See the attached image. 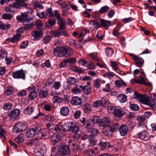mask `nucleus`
Here are the masks:
<instances>
[{
	"label": "nucleus",
	"mask_w": 156,
	"mask_h": 156,
	"mask_svg": "<svg viewBox=\"0 0 156 156\" xmlns=\"http://www.w3.org/2000/svg\"><path fill=\"white\" fill-rule=\"evenodd\" d=\"M21 37V35L20 34H16L13 36L11 38H8L7 40L9 42L14 43L18 42Z\"/></svg>",
	"instance_id": "nucleus-18"
},
{
	"label": "nucleus",
	"mask_w": 156,
	"mask_h": 156,
	"mask_svg": "<svg viewBox=\"0 0 156 156\" xmlns=\"http://www.w3.org/2000/svg\"><path fill=\"white\" fill-rule=\"evenodd\" d=\"M8 52L5 50L2 49H0V60H2L4 59L8 55Z\"/></svg>",
	"instance_id": "nucleus-49"
},
{
	"label": "nucleus",
	"mask_w": 156,
	"mask_h": 156,
	"mask_svg": "<svg viewBox=\"0 0 156 156\" xmlns=\"http://www.w3.org/2000/svg\"><path fill=\"white\" fill-rule=\"evenodd\" d=\"M10 27V25L9 24H5L3 22L0 21V29L7 30Z\"/></svg>",
	"instance_id": "nucleus-44"
},
{
	"label": "nucleus",
	"mask_w": 156,
	"mask_h": 156,
	"mask_svg": "<svg viewBox=\"0 0 156 156\" xmlns=\"http://www.w3.org/2000/svg\"><path fill=\"white\" fill-rule=\"evenodd\" d=\"M66 98L60 97L58 96H55L52 98L53 103H61L63 101H66Z\"/></svg>",
	"instance_id": "nucleus-32"
},
{
	"label": "nucleus",
	"mask_w": 156,
	"mask_h": 156,
	"mask_svg": "<svg viewBox=\"0 0 156 156\" xmlns=\"http://www.w3.org/2000/svg\"><path fill=\"white\" fill-rule=\"evenodd\" d=\"M59 27L58 29L62 30H64L66 28V21L63 18H61L59 20L58 22Z\"/></svg>",
	"instance_id": "nucleus-26"
},
{
	"label": "nucleus",
	"mask_w": 156,
	"mask_h": 156,
	"mask_svg": "<svg viewBox=\"0 0 156 156\" xmlns=\"http://www.w3.org/2000/svg\"><path fill=\"white\" fill-rule=\"evenodd\" d=\"M27 94V91L24 90H20L17 93V95L20 97H24L26 96Z\"/></svg>",
	"instance_id": "nucleus-63"
},
{
	"label": "nucleus",
	"mask_w": 156,
	"mask_h": 156,
	"mask_svg": "<svg viewBox=\"0 0 156 156\" xmlns=\"http://www.w3.org/2000/svg\"><path fill=\"white\" fill-rule=\"evenodd\" d=\"M108 108L111 111H113V113L115 117V119L116 120H120L122 117L126 113L124 109L120 107H115L112 106H109Z\"/></svg>",
	"instance_id": "nucleus-3"
},
{
	"label": "nucleus",
	"mask_w": 156,
	"mask_h": 156,
	"mask_svg": "<svg viewBox=\"0 0 156 156\" xmlns=\"http://www.w3.org/2000/svg\"><path fill=\"white\" fill-rule=\"evenodd\" d=\"M15 9L11 5L6 7L5 9V12H15Z\"/></svg>",
	"instance_id": "nucleus-64"
},
{
	"label": "nucleus",
	"mask_w": 156,
	"mask_h": 156,
	"mask_svg": "<svg viewBox=\"0 0 156 156\" xmlns=\"http://www.w3.org/2000/svg\"><path fill=\"white\" fill-rule=\"evenodd\" d=\"M24 134L21 133L15 138V141L18 144L23 143L24 140Z\"/></svg>",
	"instance_id": "nucleus-31"
},
{
	"label": "nucleus",
	"mask_w": 156,
	"mask_h": 156,
	"mask_svg": "<svg viewBox=\"0 0 156 156\" xmlns=\"http://www.w3.org/2000/svg\"><path fill=\"white\" fill-rule=\"evenodd\" d=\"M12 107V103L9 102H7L5 103L3 106V108L6 110H9Z\"/></svg>",
	"instance_id": "nucleus-59"
},
{
	"label": "nucleus",
	"mask_w": 156,
	"mask_h": 156,
	"mask_svg": "<svg viewBox=\"0 0 156 156\" xmlns=\"http://www.w3.org/2000/svg\"><path fill=\"white\" fill-rule=\"evenodd\" d=\"M138 137L140 139L144 141H147L149 139L148 133L145 130L140 132L138 134Z\"/></svg>",
	"instance_id": "nucleus-10"
},
{
	"label": "nucleus",
	"mask_w": 156,
	"mask_h": 156,
	"mask_svg": "<svg viewBox=\"0 0 156 156\" xmlns=\"http://www.w3.org/2000/svg\"><path fill=\"white\" fill-rule=\"evenodd\" d=\"M47 128L50 130H54L57 133L61 131L62 129L59 127H56L55 125L51 124L50 123H47L46 125Z\"/></svg>",
	"instance_id": "nucleus-16"
},
{
	"label": "nucleus",
	"mask_w": 156,
	"mask_h": 156,
	"mask_svg": "<svg viewBox=\"0 0 156 156\" xmlns=\"http://www.w3.org/2000/svg\"><path fill=\"white\" fill-rule=\"evenodd\" d=\"M58 133L57 134L53 135L51 138V142L53 145L58 143L61 137L64 135V134L62 132V130H61V131Z\"/></svg>",
	"instance_id": "nucleus-6"
},
{
	"label": "nucleus",
	"mask_w": 156,
	"mask_h": 156,
	"mask_svg": "<svg viewBox=\"0 0 156 156\" xmlns=\"http://www.w3.org/2000/svg\"><path fill=\"white\" fill-rule=\"evenodd\" d=\"M102 132L105 136H107L109 137L112 135L113 132L110 126H104Z\"/></svg>",
	"instance_id": "nucleus-13"
},
{
	"label": "nucleus",
	"mask_w": 156,
	"mask_h": 156,
	"mask_svg": "<svg viewBox=\"0 0 156 156\" xmlns=\"http://www.w3.org/2000/svg\"><path fill=\"white\" fill-rule=\"evenodd\" d=\"M61 30H53L51 32V34L53 36L55 37H58L62 35Z\"/></svg>",
	"instance_id": "nucleus-42"
},
{
	"label": "nucleus",
	"mask_w": 156,
	"mask_h": 156,
	"mask_svg": "<svg viewBox=\"0 0 156 156\" xmlns=\"http://www.w3.org/2000/svg\"><path fill=\"white\" fill-rule=\"evenodd\" d=\"M102 82V80L100 78L97 79L94 81V86L96 88H98L101 86Z\"/></svg>",
	"instance_id": "nucleus-51"
},
{
	"label": "nucleus",
	"mask_w": 156,
	"mask_h": 156,
	"mask_svg": "<svg viewBox=\"0 0 156 156\" xmlns=\"http://www.w3.org/2000/svg\"><path fill=\"white\" fill-rule=\"evenodd\" d=\"M64 127L65 129L71 132L74 134L73 137L75 139L78 140L82 136V133L80 130V127L73 122L65 123Z\"/></svg>",
	"instance_id": "nucleus-1"
},
{
	"label": "nucleus",
	"mask_w": 156,
	"mask_h": 156,
	"mask_svg": "<svg viewBox=\"0 0 156 156\" xmlns=\"http://www.w3.org/2000/svg\"><path fill=\"white\" fill-rule=\"evenodd\" d=\"M100 27H102L105 29H107L112 24L111 21L101 19L99 20Z\"/></svg>",
	"instance_id": "nucleus-12"
},
{
	"label": "nucleus",
	"mask_w": 156,
	"mask_h": 156,
	"mask_svg": "<svg viewBox=\"0 0 156 156\" xmlns=\"http://www.w3.org/2000/svg\"><path fill=\"white\" fill-rule=\"evenodd\" d=\"M133 58L134 60L136 66L142 67L144 66V60L142 58L134 55Z\"/></svg>",
	"instance_id": "nucleus-9"
},
{
	"label": "nucleus",
	"mask_w": 156,
	"mask_h": 156,
	"mask_svg": "<svg viewBox=\"0 0 156 156\" xmlns=\"http://www.w3.org/2000/svg\"><path fill=\"white\" fill-rule=\"evenodd\" d=\"M61 82L59 81L54 82L52 86V87L55 90H58L61 87Z\"/></svg>",
	"instance_id": "nucleus-53"
},
{
	"label": "nucleus",
	"mask_w": 156,
	"mask_h": 156,
	"mask_svg": "<svg viewBox=\"0 0 156 156\" xmlns=\"http://www.w3.org/2000/svg\"><path fill=\"white\" fill-rule=\"evenodd\" d=\"M89 24L90 26V29L92 31L94 30L98 27H100V24L97 21L95 20H90Z\"/></svg>",
	"instance_id": "nucleus-20"
},
{
	"label": "nucleus",
	"mask_w": 156,
	"mask_h": 156,
	"mask_svg": "<svg viewBox=\"0 0 156 156\" xmlns=\"http://www.w3.org/2000/svg\"><path fill=\"white\" fill-rule=\"evenodd\" d=\"M60 113L63 116H66L69 113V110L66 106H63L60 108Z\"/></svg>",
	"instance_id": "nucleus-28"
},
{
	"label": "nucleus",
	"mask_w": 156,
	"mask_h": 156,
	"mask_svg": "<svg viewBox=\"0 0 156 156\" xmlns=\"http://www.w3.org/2000/svg\"><path fill=\"white\" fill-rule=\"evenodd\" d=\"M26 133L27 136L30 138L36 135L33 128L29 129L27 131Z\"/></svg>",
	"instance_id": "nucleus-41"
},
{
	"label": "nucleus",
	"mask_w": 156,
	"mask_h": 156,
	"mask_svg": "<svg viewBox=\"0 0 156 156\" xmlns=\"http://www.w3.org/2000/svg\"><path fill=\"white\" fill-rule=\"evenodd\" d=\"M37 94L36 91H31L28 95V99L30 101H33L37 98Z\"/></svg>",
	"instance_id": "nucleus-37"
},
{
	"label": "nucleus",
	"mask_w": 156,
	"mask_h": 156,
	"mask_svg": "<svg viewBox=\"0 0 156 156\" xmlns=\"http://www.w3.org/2000/svg\"><path fill=\"white\" fill-rule=\"evenodd\" d=\"M129 107L131 110L134 111H137L139 109L138 105L134 103H130Z\"/></svg>",
	"instance_id": "nucleus-47"
},
{
	"label": "nucleus",
	"mask_w": 156,
	"mask_h": 156,
	"mask_svg": "<svg viewBox=\"0 0 156 156\" xmlns=\"http://www.w3.org/2000/svg\"><path fill=\"white\" fill-rule=\"evenodd\" d=\"M38 137L44 139H47L49 137V132L46 129H44L41 130V133L38 135Z\"/></svg>",
	"instance_id": "nucleus-23"
},
{
	"label": "nucleus",
	"mask_w": 156,
	"mask_h": 156,
	"mask_svg": "<svg viewBox=\"0 0 156 156\" xmlns=\"http://www.w3.org/2000/svg\"><path fill=\"white\" fill-rule=\"evenodd\" d=\"M12 75L14 79H21L23 80H25L26 79L25 73L22 69L14 72L12 73Z\"/></svg>",
	"instance_id": "nucleus-5"
},
{
	"label": "nucleus",
	"mask_w": 156,
	"mask_h": 156,
	"mask_svg": "<svg viewBox=\"0 0 156 156\" xmlns=\"http://www.w3.org/2000/svg\"><path fill=\"white\" fill-rule=\"evenodd\" d=\"M105 51L106 55L108 57H111L114 52L112 48L109 47L106 48Z\"/></svg>",
	"instance_id": "nucleus-40"
},
{
	"label": "nucleus",
	"mask_w": 156,
	"mask_h": 156,
	"mask_svg": "<svg viewBox=\"0 0 156 156\" xmlns=\"http://www.w3.org/2000/svg\"><path fill=\"white\" fill-rule=\"evenodd\" d=\"M110 8L109 7L105 6L102 7L99 11V12L101 14L104 13L109 10Z\"/></svg>",
	"instance_id": "nucleus-60"
},
{
	"label": "nucleus",
	"mask_w": 156,
	"mask_h": 156,
	"mask_svg": "<svg viewBox=\"0 0 156 156\" xmlns=\"http://www.w3.org/2000/svg\"><path fill=\"white\" fill-rule=\"evenodd\" d=\"M33 128L35 133V135H37L38 137V135L41 131L40 127L39 126H36Z\"/></svg>",
	"instance_id": "nucleus-56"
},
{
	"label": "nucleus",
	"mask_w": 156,
	"mask_h": 156,
	"mask_svg": "<svg viewBox=\"0 0 156 156\" xmlns=\"http://www.w3.org/2000/svg\"><path fill=\"white\" fill-rule=\"evenodd\" d=\"M20 113V110L18 109H15L12 110L9 114L10 119H15L18 117Z\"/></svg>",
	"instance_id": "nucleus-8"
},
{
	"label": "nucleus",
	"mask_w": 156,
	"mask_h": 156,
	"mask_svg": "<svg viewBox=\"0 0 156 156\" xmlns=\"http://www.w3.org/2000/svg\"><path fill=\"white\" fill-rule=\"evenodd\" d=\"M46 15L49 16L50 17H53L54 16V13H53L52 9L51 8H48L46 11Z\"/></svg>",
	"instance_id": "nucleus-57"
},
{
	"label": "nucleus",
	"mask_w": 156,
	"mask_h": 156,
	"mask_svg": "<svg viewBox=\"0 0 156 156\" xmlns=\"http://www.w3.org/2000/svg\"><path fill=\"white\" fill-rule=\"evenodd\" d=\"M120 133L122 136H125L127 133L128 128L126 125H122L119 128Z\"/></svg>",
	"instance_id": "nucleus-22"
},
{
	"label": "nucleus",
	"mask_w": 156,
	"mask_h": 156,
	"mask_svg": "<svg viewBox=\"0 0 156 156\" xmlns=\"http://www.w3.org/2000/svg\"><path fill=\"white\" fill-rule=\"evenodd\" d=\"M34 108L33 106L30 105L26 108L24 110V113L27 115L32 114L34 112Z\"/></svg>",
	"instance_id": "nucleus-21"
},
{
	"label": "nucleus",
	"mask_w": 156,
	"mask_h": 156,
	"mask_svg": "<svg viewBox=\"0 0 156 156\" xmlns=\"http://www.w3.org/2000/svg\"><path fill=\"white\" fill-rule=\"evenodd\" d=\"M77 81V79L73 77H71L68 79L67 82L70 85H72L75 84Z\"/></svg>",
	"instance_id": "nucleus-48"
},
{
	"label": "nucleus",
	"mask_w": 156,
	"mask_h": 156,
	"mask_svg": "<svg viewBox=\"0 0 156 156\" xmlns=\"http://www.w3.org/2000/svg\"><path fill=\"white\" fill-rule=\"evenodd\" d=\"M118 98L119 101L121 103H124L127 101L126 96L123 94H120L119 95Z\"/></svg>",
	"instance_id": "nucleus-46"
},
{
	"label": "nucleus",
	"mask_w": 156,
	"mask_h": 156,
	"mask_svg": "<svg viewBox=\"0 0 156 156\" xmlns=\"http://www.w3.org/2000/svg\"><path fill=\"white\" fill-rule=\"evenodd\" d=\"M100 101L101 102V105L104 107H106L108 103V99H106L104 98H101Z\"/></svg>",
	"instance_id": "nucleus-58"
},
{
	"label": "nucleus",
	"mask_w": 156,
	"mask_h": 156,
	"mask_svg": "<svg viewBox=\"0 0 156 156\" xmlns=\"http://www.w3.org/2000/svg\"><path fill=\"white\" fill-rule=\"evenodd\" d=\"M34 24L36 26L37 28L38 29H41L43 25V23L40 20H36Z\"/></svg>",
	"instance_id": "nucleus-52"
},
{
	"label": "nucleus",
	"mask_w": 156,
	"mask_h": 156,
	"mask_svg": "<svg viewBox=\"0 0 156 156\" xmlns=\"http://www.w3.org/2000/svg\"><path fill=\"white\" fill-rule=\"evenodd\" d=\"M69 146L71 147L73 151L76 152L78 148V145L76 144V142L73 140H70L68 142Z\"/></svg>",
	"instance_id": "nucleus-25"
},
{
	"label": "nucleus",
	"mask_w": 156,
	"mask_h": 156,
	"mask_svg": "<svg viewBox=\"0 0 156 156\" xmlns=\"http://www.w3.org/2000/svg\"><path fill=\"white\" fill-rule=\"evenodd\" d=\"M56 24L55 19H50L46 23V26L48 28L53 26Z\"/></svg>",
	"instance_id": "nucleus-39"
},
{
	"label": "nucleus",
	"mask_w": 156,
	"mask_h": 156,
	"mask_svg": "<svg viewBox=\"0 0 156 156\" xmlns=\"http://www.w3.org/2000/svg\"><path fill=\"white\" fill-rule=\"evenodd\" d=\"M70 68L72 70L76 72H78L79 73H83V71L82 69L74 65H71Z\"/></svg>",
	"instance_id": "nucleus-36"
},
{
	"label": "nucleus",
	"mask_w": 156,
	"mask_h": 156,
	"mask_svg": "<svg viewBox=\"0 0 156 156\" xmlns=\"http://www.w3.org/2000/svg\"><path fill=\"white\" fill-rule=\"evenodd\" d=\"M79 86L77 85H75V87H73L71 90L73 94H79L81 92V90L80 89Z\"/></svg>",
	"instance_id": "nucleus-45"
},
{
	"label": "nucleus",
	"mask_w": 156,
	"mask_h": 156,
	"mask_svg": "<svg viewBox=\"0 0 156 156\" xmlns=\"http://www.w3.org/2000/svg\"><path fill=\"white\" fill-rule=\"evenodd\" d=\"M26 16H25V13H22L21 15L17 16L16 18L18 20L20 21L22 23L28 22V21L26 19Z\"/></svg>",
	"instance_id": "nucleus-35"
},
{
	"label": "nucleus",
	"mask_w": 156,
	"mask_h": 156,
	"mask_svg": "<svg viewBox=\"0 0 156 156\" xmlns=\"http://www.w3.org/2000/svg\"><path fill=\"white\" fill-rule=\"evenodd\" d=\"M134 95L135 98L137 99L140 102L144 103L146 97L142 94L138 93L136 91L134 92Z\"/></svg>",
	"instance_id": "nucleus-27"
},
{
	"label": "nucleus",
	"mask_w": 156,
	"mask_h": 156,
	"mask_svg": "<svg viewBox=\"0 0 156 156\" xmlns=\"http://www.w3.org/2000/svg\"><path fill=\"white\" fill-rule=\"evenodd\" d=\"M111 121L110 117H106L104 118L100 121V124L102 126H109V125Z\"/></svg>",
	"instance_id": "nucleus-24"
},
{
	"label": "nucleus",
	"mask_w": 156,
	"mask_h": 156,
	"mask_svg": "<svg viewBox=\"0 0 156 156\" xmlns=\"http://www.w3.org/2000/svg\"><path fill=\"white\" fill-rule=\"evenodd\" d=\"M13 8H18L20 6L22 7H26L27 5V3H23V2H16L13 3L11 5Z\"/></svg>",
	"instance_id": "nucleus-34"
},
{
	"label": "nucleus",
	"mask_w": 156,
	"mask_h": 156,
	"mask_svg": "<svg viewBox=\"0 0 156 156\" xmlns=\"http://www.w3.org/2000/svg\"><path fill=\"white\" fill-rule=\"evenodd\" d=\"M40 98L42 99L46 98L48 95V91L46 90H40L38 92Z\"/></svg>",
	"instance_id": "nucleus-29"
},
{
	"label": "nucleus",
	"mask_w": 156,
	"mask_h": 156,
	"mask_svg": "<svg viewBox=\"0 0 156 156\" xmlns=\"http://www.w3.org/2000/svg\"><path fill=\"white\" fill-rule=\"evenodd\" d=\"M83 110L85 113H89L91 111V106L88 103H86L83 105Z\"/></svg>",
	"instance_id": "nucleus-33"
},
{
	"label": "nucleus",
	"mask_w": 156,
	"mask_h": 156,
	"mask_svg": "<svg viewBox=\"0 0 156 156\" xmlns=\"http://www.w3.org/2000/svg\"><path fill=\"white\" fill-rule=\"evenodd\" d=\"M53 53L56 56L67 58L71 56L73 54V51L70 47H66L62 46L57 47L53 49Z\"/></svg>",
	"instance_id": "nucleus-2"
},
{
	"label": "nucleus",
	"mask_w": 156,
	"mask_h": 156,
	"mask_svg": "<svg viewBox=\"0 0 156 156\" xmlns=\"http://www.w3.org/2000/svg\"><path fill=\"white\" fill-rule=\"evenodd\" d=\"M98 146L102 150L105 149L106 147L107 146L109 148L112 147L109 145L108 143L103 141H101L99 143Z\"/></svg>",
	"instance_id": "nucleus-30"
},
{
	"label": "nucleus",
	"mask_w": 156,
	"mask_h": 156,
	"mask_svg": "<svg viewBox=\"0 0 156 156\" xmlns=\"http://www.w3.org/2000/svg\"><path fill=\"white\" fill-rule=\"evenodd\" d=\"M2 17L4 19L10 20L12 17V16L11 13H5L2 15Z\"/></svg>",
	"instance_id": "nucleus-62"
},
{
	"label": "nucleus",
	"mask_w": 156,
	"mask_h": 156,
	"mask_svg": "<svg viewBox=\"0 0 156 156\" xmlns=\"http://www.w3.org/2000/svg\"><path fill=\"white\" fill-rule=\"evenodd\" d=\"M27 128V124L24 122H19L13 127V132L18 133L26 130Z\"/></svg>",
	"instance_id": "nucleus-4"
},
{
	"label": "nucleus",
	"mask_w": 156,
	"mask_h": 156,
	"mask_svg": "<svg viewBox=\"0 0 156 156\" xmlns=\"http://www.w3.org/2000/svg\"><path fill=\"white\" fill-rule=\"evenodd\" d=\"M52 37L49 35L46 36L44 37L43 42L44 44H47L51 40Z\"/></svg>",
	"instance_id": "nucleus-61"
},
{
	"label": "nucleus",
	"mask_w": 156,
	"mask_h": 156,
	"mask_svg": "<svg viewBox=\"0 0 156 156\" xmlns=\"http://www.w3.org/2000/svg\"><path fill=\"white\" fill-rule=\"evenodd\" d=\"M6 132L5 130L3 128L2 126H0V138L5 137V135L6 134Z\"/></svg>",
	"instance_id": "nucleus-54"
},
{
	"label": "nucleus",
	"mask_w": 156,
	"mask_h": 156,
	"mask_svg": "<svg viewBox=\"0 0 156 156\" xmlns=\"http://www.w3.org/2000/svg\"><path fill=\"white\" fill-rule=\"evenodd\" d=\"M82 102L81 98L77 96L72 97L70 100L71 103L74 106L81 105Z\"/></svg>",
	"instance_id": "nucleus-11"
},
{
	"label": "nucleus",
	"mask_w": 156,
	"mask_h": 156,
	"mask_svg": "<svg viewBox=\"0 0 156 156\" xmlns=\"http://www.w3.org/2000/svg\"><path fill=\"white\" fill-rule=\"evenodd\" d=\"M61 154L63 155H67L70 154V150L66 145H62L59 150Z\"/></svg>",
	"instance_id": "nucleus-19"
},
{
	"label": "nucleus",
	"mask_w": 156,
	"mask_h": 156,
	"mask_svg": "<svg viewBox=\"0 0 156 156\" xmlns=\"http://www.w3.org/2000/svg\"><path fill=\"white\" fill-rule=\"evenodd\" d=\"M87 83L88 85H86L83 87L81 85L79 86L80 88H81V90H82L84 93L86 95L89 94L90 93L91 90V87L89 86L90 84V83L88 82Z\"/></svg>",
	"instance_id": "nucleus-14"
},
{
	"label": "nucleus",
	"mask_w": 156,
	"mask_h": 156,
	"mask_svg": "<svg viewBox=\"0 0 156 156\" xmlns=\"http://www.w3.org/2000/svg\"><path fill=\"white\" fill-rule=\"evenodd\" d=\"M80 120L83 124L82 125L86 129H88L89 128L92 126L91 121L90 119H86L85 118L83 117L81 118Z\"/></svg>",
	"instance_id": "nucleus-7"
},
{
	"label": "nucleus",
	"mask_w": 156,
	"mask_h": 156,
	"mask_svg": "<svg viewBox=\"0 0 156 156\" xmlns=\"http://www.w3.org/2000/svg\"><path fill=\"white\" fill-rule=\"evenodd\" d=\"M115 86L118 87H120L121 86H126V83L122 80H116L115 81Z\"/></svg>",
	"instance_id": "nucleus-43"
},
{
	"label": "nucleus",
	"mask_w": 156,
	"mask_h": 156,
	"mask_svg": "<svg viewBox=\"0 0 156 156\" xmlns=\"http://www.w3.org/2000/svg\"><path fill=\"white\" fill-rule=\"evenodd\" d=\"M25 16H26V19L27 20L28 22H30L31 20L33 19V16L32 13L29 12H25Z\"/></svg>",
	"instance_id": "nucleus-50"
},
{
	"label": "nucleus",
	"mask_w": 156,
	"mask_h": 156,
	"mask_svg": "<svg viewBox=\"0 0 156 156\" xmlns=\"http://www.w3.org/2000/svg\"><path fill=\"white\" fill-rule=\"evenodd\" d=\"M154 102V101L152 99L146 98L144 103L151 107Z\"/></svg>",
	"instance_id": "nucleus-38"
},
{
	"label": "nucleus",
	"mask_w": 156,
	"mask_h": 156,
	"mask_svg": "<svg viewBox=\"0 0 156 156\" xmlns=\"http://www.w3.org/2000/svg\"><path fill=\"white\" fill-rule=\"evenodd\" d=\"M43 32L42 30H34L31 32V34L35 40H39L42 37Z\"/></svg>",
	"instance_id": "nucleus-15"
},
{
	"label": "nucleus",
	"mask_w": 156,
	"mask_h": 156,
	"mask_svg": "<svg viewBox=\"0 0 156 156\" xmlns=\"http://www.w3.org/2000/svg\"><path fill=\"white\" fill-rule=\"evenodd\" d=\"M87 133L91 136L94 137L98 135L99 132L95 128L91 127L87 129Z\"/></svg>",
	"instance_id": "nucleus-17"
},
{
	"label": "nucleus",
	"mask_w": 156,
	"mask_h": 156,
	"mask_svg": "<svg viewBox=\"0 0 156 156\" xmlns=\"http://www.w3.org/2000/svg\"><path fill=\"white\" fill-rule=\"evenodd\" d=\"M14 91L13 88L11 86L8 87L5 92V94L6 95H10Z\"/></svg>",
	"instance_id": "nucleus-55"
}]
</instances>
